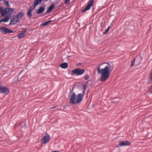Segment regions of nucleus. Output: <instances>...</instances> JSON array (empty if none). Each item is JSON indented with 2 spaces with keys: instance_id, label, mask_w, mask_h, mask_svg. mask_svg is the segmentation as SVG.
I'll return each mask as SVG.
<instances>
[{
  "instance_id": "f257e3e1",
  "label": "nucleus",
  "mask_w": 152,
  "mask_h": 152,
  "mask_svg": "<svg viewBox=\"0 0 152 152\" xmlns=\"http://www.w3.org/2000/svg\"><path fill=\"white\" fill-rule=\"evenodd\" d=\"M114 66L113 64L104 62L99 65L97 72L100 74V80L102 82L106 80L109 77L110 73L113 71Z\"/></svg>"
},
{
  "instance_id": "f03ea898",
  "label": "nucleus",
  "mask_w": 152,
  "mask_h": 152,
  "mask_svg": "<svg viewBox=\"0 0 152 152\" xmlns=\"http://www.w3.org/2000/svg\"><path fill=\"white\" fill-rule=\"evenodd\" d=\"M81 93L79 94L77 96L74 92H73L70 99V103L72 104H75L80 103L83 97Z\"/></svg>"
},
{
  "instance_id": "7ed1b4c3",
  "label": "nucleus",
  "mask_w": 152,
  "mask_h": 152,
  "mask_svg": "<svg viewBox=\"0 0 152 152\" xmlns=\"http://www.w3.org/2000/svg\"><path fill=\"white\" fill-rule=\"evenodd\" d=\"M14 11L11 8H7L3 9L2 10V15L6 17L12 14Z\"/></svg>"
},
{
  "instance_id": "20e7f679",
  "label": "nucleus",
  "mask_w": 152,
  "mask_h": 152,
  "mask_svg": "<svg viewBox=\"0 0 152 152\" xmlns=\"http://www.w3.org/2000/svg\"><path fill=\"white\" fill-rule=\"evenodd\" d=\"M85 72V70L84 69H80L79 68H77L73 70L70 74L72 75H80L84 73Z\"/></svg>"
},
{
  "instance_id": "39448f33",
  "label": "nucleus",
  "mask_w": 152,
  "mask_h": 152,
  "mask_svg": "<svg viewBox=\"0 0 152 152\" xmlns=\"http://www.w3.org/2000/svg\"><path fill=\"white\" fill-rule=\"evenodd\" d=\"M9 92V90L8 88L0 85V93L7 95Z\"/></svg>"
},
{
  "instance_id": "423d86ee",
  "label": "nucleus",
  "mask_w": 152,
  "mask_h": 152,
  "mask_svg": "<svg viewBox=\"0 0 152 152\" xmlns=\"http://www.w3.org/2000/svg\"><path fill=\"white\" fill-rule=\"evenodd\" d=\"M0 31L3 33L7 34L12 33L13 31L4 26L0 27Z\"/></svg>"
},
{
  "instance_id": "0eeeda50",
  "label": "nucleus",
  "mask_w": 152,
  "mask_h": 152,
  "mask_svg": "<svg viewBox=\"0 0 152 152\" xmlns=\"http://www.w3.org/2000/svg\"><path fill=\"white\" fill-rule=\"evenodd\" d=\"M50 139V136L49 135H45L43 137L41 140L42 143H48Z\"/></svg>"
},
{
  "instance_id": "6e6552de",
  "label": "nucleus",
  "mask_w": 152,
  "mask_h": 152,
  "mask_svg": "<svg viewBox=\"0 0 152 152\" xmlns=\"http://www.w3.org/2000/svg\"><path fill=\"white\" fill-rule=\"evenodd\" d=\"M93 0H91L90 1L85 8L82 10V12H85L87 10H89L90 8L93 5Z\"/></svg>"
},
{
  "instance_id": "1a4fd4ad",
  "label": "nucleus",
  "mask_w": 152,
  "mask_h": 152,
  "mask_svg": "<svg viewBox=\"0 0 152 152\" xmlns=\"http://www.w3.org/2000/svg\"><path fill=\"white\" fill-rule=\"evenodd\" d=\"M17 19L15 16L11 19L10 25H15L18 23L19 21H18Z\"/></svg>"
},
{
  "instance_id": "9d476101",
  "label": "nucleus",
  "mask_w": 152,
  "mask_h": 152,
  "mask_svg": "<svg viewBox=\"0 0 152 152\" xmlns=\"http://www.w3.org/2000/svg\"><path fill=\"white\" fill-rule=\"evenodd\" d=\"M130 143L128 141H120L119 142V145L120 146H123L125 145H129Z\"/></svg>"
},
{
  "instance_id": "9b49d317",
  "label": "nucleus",
  "mask_w": 152,
  "mask_h": 152,
  "mask_svg": "<svg viewBox=\"0 0 152 152\" xmlns=\"http://www.w3.org/2000/svg\"><path fill=\"white\" fill-rule=\"evenodd\" d=\"M23 15V14L22 12H20L17 14L15 17L17 19L18 21H20Z\"/></svg>"
},
{
  "instance_id": "f8f14e48",
  "label": "nucleus",
  "mask_w": 152,
  "mask_h": 152,
  "mask_svg": "<svg viewBox=\"0 0 152 152\" xmlns=\"http://www.w3.org/2000/svg\"><path fill=\"white\" fill-rule=\"evenodd\" d=\"M33 8L32 7H30L28 10V12L27 13V15L30 17H31L32 16L31 14V12L33 11Z\"/></svg>"
},
{
  "instance_id": "ddd939ff",
  "label": "nucleus",
  "mask_w": 152,
  "mask_h": 152,
  "mask_svg": "<svg viewBox=\"0 0 152 152\" xmlns=\"http://www.w3.org/2000/svg\"><path fill=\"white\" fill-rule=\"evenodd\" d=\"M26 31L22 32V33L19 34L18 35V37L19 39H20L24 37L26 34Z\"/></svg>"
},
{
  "instance_id": "4468645a",
  "label": "nucleus",
  "mask_w": 152,
  "mask_h": 152,
  "mask_svg": "<svg viewBox=\"0 0 152 152\" xmlns=\"http://www.w3.org/2000/svg\"><path fill=\"white\" fill-rule=\"evenodd\" d=\"M68 66V64L66 63H64L60 65V67L63 69L66 68Z\"/></svg>"
},
{
  "instance_id": "2eb2a0df",
  "label": "nucleus",
  "mask_w": 152,
  "mask_h": 152,
  "mask_svg": "<svg viewBox=\"0 0 152 152\" xmlns=\"http://www.w3.org/2000/svg\"><path fill=\"white\" fill-rule=\"evenodd\" d=\"M45 8L44 7H41L38 10L37 13L39 14L42 13L44 11Z\"/></svg>"
},
{
  "instance_id": "dca6fc26",
  "label": "nucleus",
  "mask_w": 152,
  "mask_h": 152,
  "mask_svg": "<svg viewBox=\"0 0 152 152\" xmlns=\"http://www.w3.org/2000/svg\"><path fill=\"white\" fill-rule=\"evenodd\" d=\"M42 0H35L34 3V7H35L37 5L40 4Z\"/></svg>"
},
{
  "instance_id": "f3484780",
  "label": "nucleus",
  "mask_w": 152,
  "mask_h": 152,
  "mask_svg": "<svg viewBox=\"0 0 152 152\" xmlns=\"http://www.w3.org/2000/svg\"><path fill=\"white\" fill-rule=\"evenodd\" d=\"M54 6L53 4H52L48 9L47 12V13L50 12L53 9Z\"/></svg>"
},
{
  "instance_id": "a211bd4d",
  "label": "nucleus",
  "mask_w": 152,
  "mask_h": 152,
  "mask_svg": "<svg viewBox=\"0 0 152 152\" xmlns=\"http://www.w3.org/2000/svg\"><path fill=\"white\" fill-rule=\"evenodd\" d=\"M52 21L51 20H50L48 21H47L45 22L42 23V24L41 25V26H45L48 25L49 23L51 22Z\"/></svg>"
},
{
  "instance_id": "6ab92c4d",
  "label": "nucleus",
  "mask_w": 152,
  "mask_h": 152,
  "mask_svg": "<svg viewBox=\"0 0 152 152\" xmlns=\"http://www.w3.org/2000/svg\"><path fill=\"white\" fill-rule=\"evenodd\" d=\"M87 85H86V84L83 85V93L82 94L83 95V96H84V95L85 94V92L87 88Z\"/></svg>"
},
{
  "instance_id": "aec40b11",
  "label": "nucleus",
  "mask_w": 152,
  "mask_h": 152,
  "mask_svg": "<svg viewBox=\"0 0 152 152\" xmlns=\"http://www.w3.org/2000/svg\"><path fill=\"white\" fill-rule=\"evenodd\" d=\"M9 18L8 17H7V18H4L2 19V22H6L8 21L9 20Z\"/></svg>"
},
{
  "instance_id": "412c9836",
  "label": "nucleus",
  "mask_w": 152,
  "mask_h": 152,
  "mask_svg": "<svg viewBox=\"0 0 152 152\" xmlns=\"http://www.w3.org/2000/svg\"><path fill=\"white\" fill-rule=\"evenodd\" d=\"M4 1V5L7 7H10L8 1L6 0H3Z\"/></svg>"
},
{
  "instance_id": "4be33fe9",
  "label": "nucleus",
  "mask_w": 152,
  "mask_h": 152,
  "mask_svg": "<svg viewBox=\"0 0 152 152\" xmlns=\"http://www.w3.org/2000/svg\"><path fill=\"white\" fill-rule=\"evenodd\" d=\"M110 26H109L108 28H107V29L105 30V31H104V32H103V34H107V33L108 32V31H109V30L110 29Z\"/></svg>"
},
{
  "instance_id": "5701e85b",
  "label": "nucleus",
  "mask_w": 152,
  "mask_h": 152,
  "mask_svg": "<svg viewBox=\"0 0 152 152\" xmlns=\"http://www.w3.org/2000/svg\"><path fill=\"white\" fill-rule=\"evenodd\" d=\"M135 59L134 58V60L132 61V62L131 63V64L130 65V66H133L134 64L135 61Z\"/></svg>"
},
{
  "instance_id": "b1692460",
  "label": "nucleus",
  "mask_w": 152,
  "mask_h": 152,
  "mask_svg": "<svg viewBox=\"0 0 152 152\" xmlns=\"http://www.w3.org/2000/svg\"><path fill=\"white\" fill-rule=\"evenodd\" d=\"M84 78L86 80L88 79L89 78L88 75H85L84 76Z\"/></svg>"
},
{
  "instance_id": "393cba45",
  "label": "nucleus",
  "mask_w": 152,
  "mask_h": 152,
  "mask_svg": "<svg viewBox=\"0 0 152 152\" xmlns=\"http://www.w3.org/2000/svg\"><path fill=\"white\" fill-rule=\"evenodd\" d=\"M64 2L65 4H67L69 2L70 0H64Z\"/></svg>"
},
{
  "instance_id": "a878e982",
  "label": "nucleus",
  "mask_w": 152,
  "mask_h": 152,
  "mask_svg": "<svg viewBox=\"0 0 152 152\" xmlns=\"http://www.w3.org/2000/svg\"><path fill=\"white\" fill-rule=\"evenodd\" d=\"M3 9L1 7H0V12H1V14H2V10H3Z\"/></svg>"
},
{
  "instance_id": "bb28decb",
  "label": "nucleus",
  "mask_w": 152,
  "mask_h": 152,
  "mask_svg": "<svg viewBox=\"0 0 152 152\" xmlns=\"http://www.w3.org/2000/svg\"><path fill=\"white\" fill-rule=\"evenodd\" d=\"M119 146H120V145H119V144L118 145H117L116 146V147H117V148H118V147H119Z\"/></svg>"
},
{
  "instance_id": "cd10ccee",
  "label": "nucleus",
  "mask_w": 152,
  "mask_h": 152,
  "mask_svg": "<svg viewBox=\"0 0 152 152\" xmlns=\"http://www.w3.org/2000/svg\"><path fill=\"white\" fill-rule=\"evenodd\" d=\"M88 83V81H87L86 82V83L85 84H87Z\"/></svg>"
},
{
  "instance_id": "c85d7f7f",
  "label": "nucleus",
  "mask_w": 152,
  "mask_h": 152,
  "mask_svg": "<svg viewBox=\"0 0 152 152\" xmlns=\"http://www.w3.org/2000/svg\"><path fill=\"white\" fill-rule=\"evenodd\" d=\"M52 152H58V151H52Z\"/></svg>"
},
{
  "instance_id": "c756f323",
  "label": "nucleus",
  "mask_w": 152,
  "mask_h": 152,
  "mask_svg": "<svg viewBox=\"0 0 152 152\" xmlns=\"http://www.w3.org/2000/svg\"><path fill=\"white\" fill-rule=\"evenodd\" d=\"M1 22H2V19H1V20H0V23H1Z\"/></svg>"
},
{
  "instance_id": "7c9ffc66",
  "label": "nucleus",
  "mask_w": 152,
  "mask_h": 152,
  "mask_svg": "<svg viewBox=\"0 0 152 152\" xmlns=\"http://www.w3.org/2000/svg\"><path fill=\"white\" fill-rule=\"evenodd\" d=\"M151 88H152V85L151 86Z\"/></svg>"
}]
</instances>
